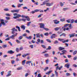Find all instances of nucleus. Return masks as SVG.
Wrapping results in <instances>:
<instances>
[{"label":"nucleus","mask_w":77,"mask_h":77,"mask_svg":"<svg viewBox=\"0 0 77 77\" xmlns=\"http://www.w3.org/2000/svg\"><path fill=\"white\" fill-rule=\"evenodd\" d=\"M15 28L14 27V28H13L11 30H12V31H15Z\"/></svg>","instance_id":"obj_62"},{"label":"nucleus","mask_w":77,"mask_h":77,"mask_svg":"<svg viewBox=\"0 0 77 77\" xmlns=\"http://www.w3.org/2000/svg\"><path fill=\"white\" fill-rule=\"evenodd\" d=\"M70 23H71V24H72V23H74V19H72V20H71L70 19Z\"/></svg>","instance_id":"obj_26"},{"label":"nucleus","mask_w":77,"mask_h":77,"mask_svg":"<svg viewBox=\"0 0 77 77\" xmlns=\"http://www.w3.org/2000/svg\"><path fill=\"white\" fill-rule=\"evenodd\" d=\"M44 56L45 57H48V56H49V55H48V54H44Z\"/></svg>","instance_id":"obj_37"},{"label":"nucleus","mask_w":77,"mask_h":77,"mask_svg":"<svg viewBox=\"0 0 77 77\" xmlns=\"http://www.w3.org/2000/svg\"><path fill=\"white\" fill-rule=\"evenodd\" d=\"M58 41H60L62 42L63 43H65V42H68V41H69V40L68 39L64 40V39L60 38H59L58 39Z\"/></svg>","instance_id":"obj_1"},{"label":"nucleus","mask_w":77,"mask_h":77,"mask_svg":"<svg viewBox=\"0 0 77 77\" xmlns=\"http://www.w3.org/2000/svg\"><path fill=\"white\" fill-rule=\"evenodd\" d=\"M5 18H6V20H10V17H5Z\"/></svg>","instance_id":"obj_61"},{"label":"nucleus","mask_w":77,"mask_h":77,"mask_svg":"<svg viewBox=\"0 0 77 77\" xmlns=\"http://www.w3.org/2000/svg\"><path fill=\"white\" fill-rule=\"evenodd\" d=\"M19 11L20 9L19 10H13L11 11V12L12 13H14V12H16L17 13H18L19 12Z\"/></svg>","instance_id":"obj_5"},{"label":"nucleus","mask_w":77,"mask_h":77,"mask_svg":"<svg viewBox=\"0 0 77 77\" xmlns=\"http://www.w3.org/2000/svg\"><path fill=\"white\" fill-rule=\"evenodd\" d=\"M55 36H56V34H53L51 36V39H53V38H55Z\"/></svg>","instance_id":"obj_15"},{"label":"nucleus","mask_w":77,"mask_h":77,"mask_svg":"<svg viewBox=\"0 0 77 77\" xmlns=\"http://www.w3.org/2000/svg\"><path fill=\"white\" fill-rule=\"evenodd\" d=\"M15 60H12L11 61V63L12 64H14V63H15Z\"/></svg>","instance_id":"obj_48"},{"label":"nucleus","mask_w":77,"mask_h":77,"mask_svg":"<svg viewBox=\"0 0 77 77\" xmlns=\"http://www.w3.org/2000/svg\"><path fill=\"white\" fill-rule=\"evenodd\" d=\"M42 15H43V14H41L39 15L38 16V18H41V16H42Z\"/></svg>","instance_id":"obj_54"},{"label":"nucleus","mask_w":77,"mask_h":77,"mask_svg":"<svg viewBox=\"0 0 77 77\" xmlns=\"http://www.w3.org/2000/svg\"><path fill=\"white\" fill-rule=\"evenodd\" d=\"M51 46H49L48 47V48H46V50H51Z\"/></svg>","instance_id":"obj_38"},{"label":"nucleus","mask_w":77,"mask_h":77,"mask_svg":"<svg viewBox=\"0 0 77 77\" xmlns=\"http://www.w3.org/2000/svg\"><path fill=\"white\" fill-rule=\"evenodd\" d=\"M21 28L23 30H25L26 29V26L24 25H22L21 26Z\"/></svg>","instance_id":"obj_17"},{"label":"nucleus","mask_w":77,"mask_h":77,"mask_svg":"<svg viewBox=\"0 0 77 77\" xmlns=\"http://www.w3.org/2000/svg\"><path fill=\"white\" fill-rule=\"evenodd\" d=\"M17 70H21V69H22V67H19L17 69Z\"/></svg>","instance_id":"obj_44"},{"label":"nucleus","mask_w":77,"mask_h":77,"mask_svg":"<svg viewBox=\"0 0 77 77\" xmlns=\"http://www.w3.org/2000/svg\"><path fill=\"white\" fill-rule=\"evenodd\" d=\"M2 25L5 26V22H1L0 23V27H1L2 26Z\"/></svg>","instance_id":"obj_14"},{"label":"nucleus","mask_w":77,"mask_h":77,"mask_svg":"<svg viewBox=\"0 0 77 77\" xmlns=\"http://www.w3.org/2000/svg\"><path fill=\"white\" fill-rule=\"evenodd\" d=\"M43 29L45 30H46V31H48L49 30V29H48V28L44 27Z\"/></svg>","instance_id":"obj_43"},{"label":"nucleus","mask_w":77,"mask_h":77,"mask_svg":"<svg viewBox=\"0 0 77 77\" xmlns=\"http://www.w3.org/2000/svg\"><path fill=\"white\" fill-rule=\"evenodd\" d=\"M54 22V24H58L60 23V21H57V20H55L53 21Z\"/></svg>","instance_id":"obj_9"},{"label":"nucleus","mask_w":77,"mask_h":77,"mask_svg":"<svg viewBox=\"0 0 77 77\" xmlns=\"http://www.w3.org/2000/svg\"><path fill=\"white\" fill-rule=\"evenodd\" d=\"M73 66H74V67H75V68H76V67H77V66L75 64H73Z\"/></svg>","instance_id":"obj_60"},{"label":"nucleus","mask_w":77,"mask_h":77,"mask_svg":"<svg viewBox=\"0 0 77 77\" xmlns=\"http://www.w3.org/2000/svg\"><path fill=\"white\" fill-rule=\"evenodd\" d=\"M32 38V37L31 36H29V37H26V38L27 39H30V40Z\"/></svg>","instance_id":"obj_20"},{"label":"nucleus","mask_w":77,"mask_h":77,"mask_svg":"<svg viewBox=\"0 0 77 77\" xmlns=\"http://www.w3.org/2000/svg\"><path fill=\"white\" fill-rule=\"evenodd\" d=\"M60 6L62 7L64 5V4L62 2H60Z\"/></svg>","instance_id":"obj_30"},{"label":"nucleus","mask_w":77,"mask_h":77,"mask_svg":"<svg viewBox=\"0 0 77 77\" xmlns=\"http://www.w3.org/2000/svg\"><path fill=\"white\" fill-rule=\"evenodd\" d=\"M31 23H32L31 22H27V26H29L30 24Z\"/></svg>","instance_id":"obj_27"},{"label":"nucleus","mask_w":77,"mask_h":77,"mask_svg":"<svg viewBox=\"0 0 77 77\" xmlns=\"http://www.w3.org/2000/svg\"><path fill=\"white\" fill-rule=\"evenodd\" d=\"M63 68V66H61L59 68V66H57L56 68V71H57V69H59V70H60L62 68Z\"/></svg>","instance_id":"obj_12"},{"label":"nucleus","mask_w":77,"mask_h":77,"mask_svg":"<svg viewBox=\"0 0 77 77\" xmlns=\"http://www.w3.org/2000/svg\"><path fill=\"white\" fill-rule=\"evenodd\" d=\"M68 9V8H63V10L64 11H66Z\"/></svg>","instance_id":"obj_55"},{"label":"nucleus","mask_w":77,"mask_h":77,"mask_svg":"<svg viewBox=\"0 0 77 77\" xmlns=\"http://www.w3.org/2000/svg\"><path fill=\"white\" fill-rule=\"evenodd\" d=\"M73 74L74 76L75 77V76H77V74H76V73H75V72L73 73Z\"/></svg>","instance_id":"obj_49"},{"label":"nucleus","mask_w":77,"mask_h":77,"mask_svg":"<svg viewBox=\"0 0 77 77\" xmlns=\"http://www.w3.org/2000/svg\"><path fill=\"white\" fill-rule=\"evenodd\" d=\"M66 21L68 23H71V19H68V20H67Z\"/></svg>","instance_id":"obj_29"},{"label":"nucleus","mask_w":77,"mask_h":77,"mask_svg":"<svg viewBox=\"0 0 77 77\" xmlns=\"http://www.w3.org/2000/svg\"><path fill=\"white\" fill-rule=\"evenodd\" d=\"M77 57H75L73 58V60H77Z\"/></svg>","instance_id":"obj_57"},{"label":"nucleus","mask_w":77,"mask_h":77,"mask_svg":"<svg viewBox=\"0 0 77 77\" xmlns=\"http://www.w3.org/2000/svg\"><path fill=\"white\" fill-rule=\"evenodd\" d=\"M67 51L66 50H63L61 51L62 53H63L64 54H65V53H66L67 52Z\"/></svg>","instance_id":"obj_19"},{"label":"nucleus","mask_w":77,"mask_h":77,"mask_svg":"<svg viewBox=\"0 0 77 77\" xmlns=\"http://www.w3.org/2000/svg\"><path fill=\"white\" fill-rule=\"evenodd\" d=\"M59 43V42L57 40H56L55 42H54V44H58Z\"/></svg>","instance_id":"obj_40"},{"label":"nucleus","mask_w":77,"mask_h":77,"mask_svg":"<svg viewBox=\"0 0 77 77\" xmlns=\"http://www.w3.org/2000/svg\"><path fill=\"white\" fill-rule=\"evenodd\" d=\"M55 73L57 77V76H58V73L56 71H55Z\"/></svg>","instance_id":"obj_53"},{"label":"nucleus","mask_w":77,"mask_h":77,"mask_svg":"<svg viewBox=\"0 0 77 77\" xmlns=\"http://www.w3.org/2000/svg\"><path fill=\"white\" fill-rule=\"evenodd\" d=\"M69 26V27H70V28H71V27L72 26V24H71V23H70V24H69L68 23L67 24H66L64 26V27H67V26Z\"/></svg>","instance_id":"obj_6"},{"label":"nucleus","mask_w":77,"mask_h":77,"mask_svg":"<svg viewBox=\"0 0 77 77\" xmlns=\"http://www.w3.org/2000/svg\"><path fill=\"white\" fill-rule=\"evenodd\" d=\"M14 53H15L14 51H13L12 50L9 51L7 52L8 53V54H13Z\"/></svg>","instance_id":"obj_10"},{"label":"nucleus","mask_w":77,"mask_h":77,"mask_svg":"<svg viewBox=\"0 0 77 77\" xmlns=\"http://www.w3.org/2000/svg\"><path fill=\"white\" fill-rule=\"evenodd\" d=\"M16 42L18 44H20V43H21V42L18 39L16 40Z\"/></svg>","instance_id":"obj_32"},{"label":"nucleus","mask_w":77,"mask_h":77,"mask_svg":"<svg viewBox=\"0 0 77 77\" xmlns=\"http://www.w3.org/2000/svg\"><path fill=\"white\" fill-rule=\"evenodd\" d=\"M35 11H32L30 12V14H35Z\"/></svg>","instance_id":"obj_58"},{"label":"nucleus","mask_w":77,"mask_h":77,"mask_svg":"<svg viewBox=\"0 0 77 77\" xmlns=\"http://www.w3.org/2000/svg\"><path fill=\"white\" fill-rule=\"evenodd\" d=\"M17 35H18V33H16L15 35L13 34L11 36L9 37L10 38V39H15V36H17Z\"/></svg>","instance_id":"obj_2"},{"label":"nucleus","mask_w":77,"mask_h":77,"mask_svg":"<svg viewBox=\"0 0 77 77\" xmlns=\"http://www.w3.org/2000/svg\"><path fill=\"white\" fill-rule=\"evenodd\" d=\"M16 27L17 29H18L19 32H21V30L20 29V27L18 26H16Z\"/></svg>","instance_id":"obj_21"},{"label":"nucleus","mask_w":77,"mask_h":77,"mask_svg":"<svg viewBox=\"0 0 77 77\" xmlns=\"http://www.w3.org/2000/svg\"><path fill=\"white\" fill-rule=\"evenodd\" d=\"M53 3L52 2L50 3V2H47L46 3V6H53Z\"/></svg>","instance_id":"obj_3"},{"label":"nucleus","mask_w":77,"mask_h":77,"mask_svg":"<svg viewBox=\"0 0 77 77\" xmlns=\"http://www.w3.org/2000/svg\"><path fill=\"white\" fill-rule=\"evenodd\" d=\"M26 60H24L22 62V63L23 65H24L25 63H26Z\"/></svg>","instance_id":"obj_23"},{"label":"nucleus","mask_w":77,"mask_h":77,"mask_svg":"<svg viewBox=\"0 0 77 77\" xmlns=\"http://www.w3.org/2000/svg\"><path fill=\"white\" fill-rule=\"evenodd\" d=\"M26 18L27 19V21H29L30 20V19L29 17V16H26Z\"/></svg>","instance_id":"obj_22"},{"label":"nucleus","mask_w":77,"mask_h":77,"mask_svg":"<svg viewBox=\"0 0 77 77\" xmlns=\"http://www.w3.org/2000/svg\"><path fill=\"white\" fill-rule=\"evenodd\" d=\"M21 15L20 14H18L16 16L13 17L14 19H17V18H18L20 17H21Z\"/></svg>","instance_id":"obj_8"},{"label":"nucleus","mask_w":77,"mask_h":77,"mask_svg":"<svg viewBox=\"0 0 77 77\" xmlns=\"http://www.w3.org/2000/svg\"><path fill=\"white\" fill-rule=\"evenodd\" d=\"M75 34H71L69 35L70 36V38H72V37H74L75 36Z\"/></svg>","instance_id":"obj_18"},{"label":"nucleus","mask_w":77,"mask_h":77,"mask_svg":"<svg viewBox=\"0 0 77 77\" xmlns=\"http://www.w3.org/2000/svg\"><path fill=\"white\" fill-rule=\"evenodd\" d=\"M21 21H23L25 22L26 21V19L24 18H22L21 19Z\"/></svg>","instance_id":"obj_50"},{"label":"nucleus","mask_w":77,"mask_h":77,"mask_svg":"<svg viewBox=\"0 0 77 77\" xmlns=\"http://www.w3.org/2000/svg\"><path fill=\"white\" fill-rule=\"evenodd\" d=\"M16 51L17 52V53H18L20 51V49L18 48H17L16 49Z\"/></svg>","instance_id":"obj_28"},{"label":"nucleus","mask_w":77,"mask_h":77,"mask_svg":"<svg viewBox=\"0 0 77 77\" xmlns=\"http://www.w3.org/2000/svg\"><path fill=\"white\" fill-rule=\"evenodd\" d=\"M4 11H9V9L8 8L4 9Z\"/></svg>","instance_id":"obj_52"},{"label":"nucleus","mask_w":77,"mask_h":77,"mask_svg":"<svg viewBox=\"0 0 77 77\" xmlns=\"http://www.w3.org/2000/svg\"><path fill=\"white\" fill-rule=\"evenodd\" d=\"M23 4H19L18 5H17V6L18 8H20V7H21V6H23Z\"/></svg>","instance_id":"obj_25"},{"label":"nucleus","mask_w":77,"mask_h":77,"mask_svg":"<svg viewBox=\"0 0 77 77\" xmlns=\"http://www.w3.org/2000/svg\"><path fill=\"white\" fill-rule=\"evenodd\" d=\"M65 18H63V19H60V21H61L63 22V21H65Z\"/></svg>","instance_id":"obj_34"},{"label":"nucleus","mask_w":77,"mask_h":77,"mask_svg":"<svg viewBox=\"0 0 77 77\" xmlns=\"http://www.w3.org/2000/svg\"><path fill=\"white\" fill-rule=\"evenodd\" d=\"M29 47L31 48H33V45H30Z\"/></svg>","instance_id":"obj_56"},{"label":"nucleus","mask_w":77,"mask_h":77,"mask_svg":"<svg viewBox=\"0 0 77 77\" xmlns=\"http://www.w3.org/2000/svg\"><path fill=\"white\" fill-rule=\"evenodd\" d=\"M39 25H40V28H41L44 29V27H45L44 24L43 23H40L39 24Z\"/></svg>","instance_id":"obj_4"},{"label":"nucleus","mask_w":77,"mask_h":77,"mask_svg":"<svg viewBox=\"0 0 77 77\" xmlns=\"http://www.w3.org/2000/svg\"><path fill=\"white\" fill-rule=\"evenodd\" d=\"M3 48H6L7 47V45H4L2 46Z\"/></svg>","instance_id":"obj_47"},{"label":"nucleus","mask_w":77,"mask_h":77,"mask_svg":"<svg viewBox=\"0 0 77 77\" xmlns=\"http://www.w3.org/2000/svg\"><path fill=\"white\" fill-rule=\"evenodd\" d=\"M46 40L47 42H49V43H51V41L49 39H46Z\"/></svg>","instance_id":"obj_33"},{"label":"nucleus","mask_w":77,"mask_h":77,"mask_svg":"<svg viewBox=\"0 0 77 77\" xmlns=\"http://www.w3.org/2000/svg\"><path fill=\"white\" fill-rule=\"evenodd\" d=\"M59 29H60V27H56V28H54V30L55 31H58L59 30Z\"/></svg>","instance_id":"obj_24"},{"label":"nucleus","mask_w":77,"mask_h":77,"mask_svg":"<svg viewBox=\"0 0 77 77\" xmlns=\"http://www.w3.org/2000/svg\"><path fill=\"white\" fill-rule=\"evenodd\" d=\"M52 72H53L52 70H50L47 72L45 74H51Z\"/></svg>","instance_id":"obj_16"},{"label":"nucleus","mask_w":77,"mask_h":77,"mask_svg":"<svg viewBox=\"0 0 77 77\" xmlns=\"http://www.w3.org/2000/svg\"><path fill=\"white\" fill-rule=\"evenodd\" d=\"M40 11V10L36 9L34 10V11H35V12H39Z\"/></svg>","instance_id":"obj_45"},{"label":"nucleus","mask_w":77,"mask_h":77,"mask_svg":"<svg viewBox=\"0 0 77 77\" xmlns=\"http://www.w3.org/2000/svg\"><path fill=\"white\" fill-rule=\"evenodd\" d=\"M58 49L60 51H61V50H65V48L60 47Z\"/></svg>","instance_id":"obj_13"},{"label":"nucleus","mask_w":77,"mask_h":77,"mask_svg":"<svg viewBox=\"0 0 77 77\" xmlns=\"http://www.w3.org/2000/svg\"><path fill=\"white\" fill-rule=\"evenodd\" d=\"M77 51H74L73 53V55H75L76 54H77Z\"/></svg>","instance_id":"obj_35"},{"label":"nucleus","mask_w":77,"mask_h":77,"mask_svg":"<svg viewBox=\"0 0 77 77\" xmlns=\"http://www.w3.org/2000/svg\"><path fill=\"white\" fill-rule=\"evenodd\" d=\"M38 77H41V74H38Z\"/></svg>","instance_id":"obj_64"},{"label":"nucleus","mask_w":77,"mask_h":77,"mask_svg":"<svg viewBox=\"0 0 77 77\" xmlns=\"http://www.w3.org/2000/svg\"><path fill=\"white\" fill-rule=\"evenodd\" d=\"M23 39V36H20L18 38L19 40H21V39Z\"/></svg>","instance_id":"obj_42"},{"label":"nucleus","mask_w":77,"mask_h":77,"mask_svg":"<svg viewBox=\"0 0 77 77\" xmlns=\"http://www.w3.org/2000/svg\"><path fill=\"white\" fill-rule=\"evenodd\" d=\"M48 35H49V33L48 32H46L44 34L45 36H48Z\"/></svg>","instance_id":"obj_31"},{"label":"nucleus","mask_w":77,"mask_h":77,"mask_svg":"<svg viewBox=\"0 0 77 77\" xmlns=\"http://www.w3.org/2000/svg\"><path fill=\"white\" fill-rule=\"evenodd\" d=\"M69 66H70V64L69 63H67L65 64L64 67H66L68 69L69 68Z\"/></svg>","instance_id":"obj_7"},{"label":"nucleus","mask_w":77,"mask_h":77,"mask_svg":"<svg viewBox=\"0 0 77 77\" xmlns=\"http://www.w3.org/2000/svg\"><path fill=\"white\" fill-rule=\"evenodd\" d=\"M0 21H1V23H4V20L3 19H0Z\"/></svg>","instance_id":"obj_59"},{"label":"nucleus","mask_w":77,"mask_h":77,"mask_svg":"<svg viewBox=\"0 0 77 77\" xmlns=\"http://www.w3.org/2000/svg\"><path fill=\"white\" fill-rule=\"evenodd\" d=\"M29 75V73H26L25 74V77H27Z\"/></svg>","instance_id":"obj_63"},{"label":"nucleus","mask_w":77,"mask_h":77,"mask_svg":"<svg viewBox=\"0 0 77 77\" xmlns=\"http://www.w3.org/2000/svg\"><path fill=\"white\" fill-rule=\"evenodd\" d=\"M11 71H9L8 72V74L6 75V77H9L11 75Z\"/></svg>","instance_id":"obj_11"},{"label":"nucleus","mask_w":77,"mask_h":77,"mask_svg":"<svg viewBox=\"0 0 77 77\" xmlns=\"http://www.w3.org/2000/svg\"><path fill=\"white\" fill-rule=\"evenodd\" d=\"M36 36L37 38H40V35L39 33L37 34H36Z\"/></svg>","instance_id":"obj_36"},{"label":"nucleus","mask_w":77,"mask_h":77,"mask_svg":"<svg viewBox=\"0 0 77 77\" xmlns=\"http://www.w3.org/2000/svg\"><path fill=\"white\" fill-rule=\"evenodd\" d=\"M42 47L44 48H46V47L45 46V45H42Z\"/></svg>","instance_id":"obj_51"},{"label":"nucleus","mask_w":77,"mask_h":77,"mask_svg":"<svg viewBox=\"0 0 77 77\" xmlns=\"http://www.w3.org/2000/svg\"><path fill=\"white\" fill-rule=\"evenodd\" d=\"M46 5V3L44 1V2H43V4H41V6H42L43 5Z\"/></svg>","instance_id":"obj_41"},{"label":"nucleus","mask_w":77,"mask_h":77,"mask_svg":"<svg viewBox=\"0 0 77 77\" xmlns=\"http://www.w3.org/2000/svg\"><path fill=\"white\" fill-rule=\"evenodd\" d=\"M66 76H69V75H71V74L69 73H66Z\"/></svg>","instance_id":"obj_46"},{"label":"nucleus","mask_w":77,"mask_h":77,"mask_svg":"<svg viewBox=\"0 0 77 77\" xmlns=\"http://www.w3.org/2000/svg\"><path fill=\"white\" fill-rule=\"evenodd\" d=\"M32 61H27L26 63V64H29V63H31Z\"/></svg>","instance_id":"obj_39"}]
</instances>
